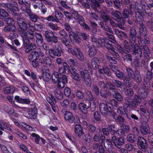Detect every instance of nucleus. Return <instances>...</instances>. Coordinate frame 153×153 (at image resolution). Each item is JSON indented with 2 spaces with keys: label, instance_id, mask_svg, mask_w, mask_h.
<instances>
[{
  "label": "nucleus",
  "instance_id": "60",
  "mask_svg": "<svg viewBox=\"0 0 153 153\" xmlns=\"http://www.w3.org/2000/svg\"><path fill=\"white\" fill-rule=\"evenodd\" d=\"M109 131L111 134H114L116 132V129L114 125L108 126Z\"/></svg>",
  "mask_w": 153,
  "mask_h": 153
},
{
  "label": "nucleus",
  "instance_id": "16",
  "mask_svg": "<svg viewBox=\"0 0 153 153\" xmlns=\"http://www.w3.org/2000/svg\"><path fill=\"white\" fill-rule=\"evenodd\" d=\"M68 81V79L66 76L63 75L62 77H60L58 81L57 87L60 89L63 88Z\"/></svg>",
  "mask_w": 153,
  "mask_h": 153
},
{
  "label": "nucleus",
  "instance_id": "49",
  "mask_svg": "<svg viewBox=\"0 0 153 153\" xmlns=\"http://www.w3.org/2000/svg\"><path fill=\"white\" fill-rule=\"evenodd\" d=\"M15 89L13 86H10L6 87L4 90V93L6 94L11 93L13 92Z\"/></svg>",
  "mask_w": 153,
  "mask_h": 153
},
{
  "label": "nucleus",
  "instance_id": "6",
  "mask_svg": "<svg viewBox=\"0 0 153 153\" xmlns=\"http://www.w3.org/2000/svg\"><path fill=\"white\" fill-rule=\"evenodd\" d=\"M13 107L18 110L19 112L22 113L27 118L30 119H35L37 112L36 108L28 109L25 108H21L17 105H14Z\"/></svg>",
  "mask_w": 153,
  "mask_h": 153
},
{
  "label": "nucleus",
  "instance_id": "50",
  "mask_svg": "<svg viewBox=\"0 0 153 153\" xmlns=\"http://www.w3.org/2000/svg\"><path fill=\"white\" fill-rule=\"evenodd\" d=\"M117 123L118 124L123 125L124 122V118L121 116H119L115 118Z\"/></svg>",
  "mask_w": 153,
  "mask_h": 153
},
{
  "label": "nucleus",
  "instance_id": "23",
  "mask_svg": "<svg viewBox=\"0 0 153 153\" xmlns=\"http://www.w3.org/2000/svg\"><path fill=\"white\" fill-rule=\"evenodd\" d=\"M11 125L9 123L0 120V129L1 130L4 131L5 128L8 131H11Z\"/></svg>",
  "mask_w": 153,
  "mask_h": 153
},
{
  "label": "nucleus",
  "instance_id": "7",
  "mask_svg": "<svg viewBox=\"0 0 153 153\" xmlns=\"http://www.w3.org/2000/svg\"><path fill=\"white\" fill-rule=\"evenodd\" d=\"M138 96L135 95L134 100L132 102V106L136 107L138 106L139 104L142 101V99H145L147 96V92L145 88L143 87L140 88L138 91Z\"/></svg>",
  "mask_w": 153,
  "mask_h": 153
},
{
  "label": "nucleus",
  "instance_id": "43",
  "mask_svg": "<svg viewBox=\"0 0 153 153\" xmlns=\"http://www.w3.org/2000/svg\"><path fill=\"white\" fill-rule=\"evenodd\" d=\"M47 101L52 106L56 103V101L54 97L52 95H50L46 98Z\"/></svg>",
  "mask_w": 153,
  "mask_h": 153
},
{
  "label": "nucleus",
  "instance_id": "45",
  "mask_svg": "<svg viewBox=\"0 0 153 153\" xmlns=\"http://www.w3.org/2000/svg\"><path fill=\"white\" fill-rule=\"evenodd\" d=\"M51 79L53 82L54 83H56L59 80V75L57 72H55L52 76Z\"/></svg>",
  "mask_w": 153,
  "mask_h": 153
},
{
  "label": "nucleus",
  "instance_id": "31",
  "mask_svg": "<svg viewBox=\"0 0 153 153\" xmlns=\"http://www.w3.org/2000/svg\"><path fill=\"white\" fill-rule=\"evenodd\" d=\"M40 53L36 51H32L30 53L29 58L30 60H36L39 57Z\"/></svg>",
  "mask_w": 153,
  "mask_h": 153
},
{
  "label": "nucleus",
  "instance_id": "40",
  "mask_svg": "<svg viewBox=\"0 0 153 153\" xmlns=\"http://www.w3.org/2000/svg\"><path fill=\"white\" fill-rule=\"evenodd\" d=\"M98 71L100 73H104L107 75L108 76H109L110 75L109 72V70L106 66L103 67L102 68H99L98 69Z\"/></svg>",
  "mask_w": 153,
  "mask_h": 153
},
{
  "label": "nucleus",
  "instance_id": "61",
  "mask_svg": "<svg viewBox=\"0 0 153 153\" xmlns=\"http://www.w3.org/2000/svg\"><path fill=\"white\" fill-rule=\"evenodd\" d=\"M31 136L35 138V141L36 143L37 144H39V141L41 139V138L39 136L35 133H33L31 134Z\"/></svg>",
  "mask_w": 153,
  "mask_h": 153
},
{
  "label": "nucleus",
  "instance_id": "26",
  "mask_svg": "<svg viewBox=\"0 0 153 153\" xmlns=\"http://www.w3.org/2000/svg\"><path fill=\"white\" fill-rule=\"evenodd\" d=\"M91 63L93 68L95 70H97L99 67L100 60L98 58L95 57L91 60Z\"/></svg>",
  "mask_w": 153,
  "mask_h": 153
},
{
  "label": "nucleus",
  "instance_id": "30",
  "mask_svg": "<svg viewBox=\"0 0 153 153\" xmlns=\"http://www.w3.org/2000/svg\"><path fill=\"white\" fill-rule=\"evenodd\" d=\"M15 99L17 102L22 104H29L30 102L29 99H23L18 96L15 97Z\"/></svg>",
  "mask_w": 153,
  "mask_h": 153
},
{
  "label": "nucleus",
  "instance_id": "25",
  "mask_svg": "<svg viewBox=\"0 0 153 153\" xmlns=\"http://www.w3.org/2000/svg\"><path fill=\"white\" fill-rule=\"evenodd\" d=\"M4 109L6 112L12 116L16 117H18L19 115L11 108L5 105L4 107Z\"/></svg>",
  "mask_w": 153,
  "mask_h": 153
},
{
  "label": "nucleus",
  "instance_id": "13",
  "mask_svg": "<svg viewBox=\"0 0 153 153\" xmlns=\"http://www.w3.org/2000/svg\"><path fill=\"white\" fill-rule=\"evenodd\" d=\"M112 141L115 146L118 148H120L124 143V140L123 137L118 138L114 136L112 137Z\"/></svg>",
  "mask_w": 153,
  "mask_h": 153
},
{
  "label": "nucleus",
  "instance_id": "29",
  "mask_svg": "<svg viewBox=\"0 0 153 153\" xmlns=\"http://www.w3.org/2000/svg\"><path fill=\"white\" fill-rule=\"evenodd\" d=\"M136 31L134 27H131L130 29L129 40L131 43H134L136 39Z\"/></svg>",
  "mask_w": 153,
  "mask_h": 153
},
{
  "label": "nucleus",
  "instance_id": "41",
  "mask_svg": "<svg viewBox=\"0 0 153 153\" xmlns=\"http://www.w3.org/2000/svg\"><path fill=\"white\" fill-rule=\"evenodd\" d=\"M105 138V137L101 134V132H99L95 134L94 139L95 141H98L100 140L102 141Z\"/></svg>",
  "mask_w": 153,
  "mask_h": 153
},
{
  "label": "nucleus",
  "instance_id": "24",
  "mask_svg": "<svg viewBox=\"0 0 153 153\" xmlns=\"http://www.w3.org/2000/svg\"><path fill=\"white\" fill-rule=\"evenodd\" d=\"M69 34L70 39L72 42L75 41L78 44L80 43V39L74 32L71 31Z\"/></svg>",
  "mask_w": 153,
  "mask_h": 153
},
{
  "label": "nucleus",
  "instance_id": "39",
  "mask_svg": "<svg viewBox=\"0 0 153 153\" xmlns=\"http://www.w3.org/2000/svg\"><path fill=\"white\" fill-rule=\"evenodd\" d=\"M87 2L95 10L96 7H99L100 6L99 4L97 2L96 0H87Z\"/></svg>",
  "mask_w": 153,
  "mask_h": 153
},
{
  "label": "nucleus",
  "instance_id": "59",
  "mask_svg": "<svg viewBox=\"0 0 153 153\" xmlns=\"http://www.w3.org/2000/svg\"><path fill=\"white\" fill-rule=\"evenodd\" d=\"M124 92L125 94L129 96H132L134 92L132 90L131 88H126L124 89Z\"/></svg>",
  "mask_w": 153,
  "mask_h": 153
},
{
  "label": "nucleus",
  "instance_id": "10",
  "mask_svg": "<svg viewBox=\"0 0 153 153\" xmlns=\"http://www.w3.org/2000/svg\"><path fill=\"white\" fill-rule=\"evenodd\" d=\"M100 109L101 113L103 114H105L107 112H111L112 116L114 118L115 117V113L112 112L113 108H111L108 103L105 104L104 103H101L100 105Z\"/></svg>",
  "mask_w": 153,
  "mask_h": 153
},
{
  "label": "nucleus",
  "instance_id": "4",
  "mask_svg": "<svg viewBox=\"0 0 153 153\" xmlns=\"http://www.w3.org/2000/svg\"><path fill=\"white\" fill-rule=\"evenodd\" d=\"M135 5V9L137 10V12H135V17L137 22L142 21L145 13L149 16H152V13L149 12V9L146 8L145 5L144 4L140 5L138 3H136Z\"/></svg>",
  "mask_w": 153,
  "mask_h": 153
},
{
  "label": "nucleus",
  "instance_id": "19",
  "mask_svg": "<svg viewBox=\"0 0 153 153\" xmlns=\"http://www.w3.org/2000/svg\"><path fill=\"white\" fill-rule=\"evenodd\" d=\"M40 57L39 59V62L42 64H46L48 65H50L52 63L51 58L49 56L45 57L43 53L40 54Z\"/></svg>",
  "mask_w": 153,
  "mask_h": 153
},
{
  "label": "nucleus",
  "instance_id": "35",
  "mask_svg": "<svg viewBox=\"0 0 153 153\" xmlns=\"http://www.w3.org/2000/svg\"><path fill=\"white\" fill-rule=\"evenodd\" d=\"M99 84L101 88H105L106 87L111 89H114L115 88V86L110 83H108L106 85L103 82H100Z\"/></svg>",
  "mask_w": 153,
  "mask_h": 153
},
{
  "label": "nucleus",
  "instance_id": "55",
  "mask_svg": "<svg viewBox=\"0 0 153 153\" xmlns=\"http://www.w3.org/2000/svg\"><path fill=\"white\" fill-rule=\"evenodd\" d=\"M21 125L22 126V127L24 128L26 130L30 131H32L34 130V128L31 126L27 125L25 123H22Z\"/></svg>",
  "mask_w": 153,
  "mask_h": 153
},
{
  "label": "nucleus",
  "instance_id": "3",
  "mask_svg": "<svg viewBox=\"0 0 153 153\" xmlns=\"http://www.w3.org/2000/svg\"><path fill=\"white\" fill-rule=\"evenodd\" d=\"M18 23L20 27L19 31L24 42L26 43L28 42L26 37H27L29 39H33L34 37V32L32 31H26L27 27V25L23 22H21L20 20L18 21Z\"/></svg>",
  "mask_w": 153,
  "mask_h": 153
},
{
  "label": "nucleus",
  "instance_id": "21",
  "mask_svg": "<svg viewBox=\"0 0 153 153\" xmlns=\"http://www.w3.org/2000/svg\"><path fill=\"white\" fill-rule=\"evenodd\" d=\"M70 71L71 74V77L76 81H79L81 80V77L77 72V70L74 68H72Z\"/></svg>",
  "mask_w": 153,
  "mask_h": 153
},
{
  "label": "nucleus",
  "instance_id": "12",
  "mask_svg": "<svg viewBox=\"0 0 153 153\" xmlns=\"http://www.w3.org/2000/svg\"><path fill=\"white\" fill-rule=\"evenodd\" d=\"M81 76L84 79L85 84L88 87H90L91 84V81L89 76V73L88 71L85 70L80 71Z\"/></svg>",
  "mask_w": 153,
  "mask_h": 153
},
{
  "label": "nucleus",
  "instance_id": "22",
  "mask_svg": "<svg viewBox=\"0 0 153 153\" xmlns=\"http://www.w3.org/2000/svg\"><path fill=\"white\" fill-rule=\"evenodd\" d=\"M87 95L88 99L92 101L94 105H91V111H93L95 110L96 105L98 103V100L96 99H94L91 93L89 92H87Z\"/></svg>",
  "mask_w": 153,
  "mask_h": 153
},
{
  "label": "nucleus",
  "instance_id": "27",
  "mask_svg": "<svg viewBox=\"0 0 153 153\" xmlns=\"http://www.w3.org/2000/svg\"><path fill=\"white\" fill-rule=\"evenodd\" d=\"M74 132L79 137H81L83 134V131L82 126L80 125H76L75 127Z\"/></svg>",
  "mask_w": 153,
  "mask_h": 153
},
{
  "label": "nucleus",
  "instance_id": "18",
  "mask_svg": "<svg viewBox=\"0 0 153 153\" xmlns=\"http://www.w3.org/2000/svg\"><path fill=\"white\" fill-rule=\"evenodd\" d=\"M141 132L143 134L146 135L150 132V129L147 123L145 121L142 122L140 128Z\"/></svg>",
  "mask_w": 153,
  "mask_h": 153
},
{
  "label": "nucleus",
  "instance_id": "9",
  "mask_svg": "<svg viewBox=\"0 0 153 153\" xmlns=\"http://www.w3.org/2000/svg\"><path fill=\"white\" fill-rule=\"evenodd\" d=\"M6 22L7 25L4 27L3 30V32H9L10 31L14 32L16 30V28L13 19L8 18V19Z\"/></svg>",
  "mask_w": 153,
  "mask_h": 153
},
{
  "label": "nucleus",
  "instance_id": "34",
  "mask_svg": "<svg viewBox=\"0 0 153 153\" xmlns=\"http://www.w3.org/2000/svg\"><path fill=\"white\" fill-rule=\"evenodd\" d=\"M121 134L122 135H125V133H127L129 131L130 128L128 125L123 124L121 127Z\"/></svg>",
  "mask_w": 153,
  "mask_h": 153
},
{
  "label": "nucleus",
  "instance_id": "15",
  "mask_svg": "<svg viewBox=\"0 0 153 153\" xmlns=\"http://www.w3.org/2000/svg\"><path fill=\"white\" fill-rule=\"evenodd\" d=\"M91 106V103L89 101H87L86 103H80L78 105V107L79 110L82 111L84 114H86L88 112V109Z\"/></svg>",
  "mask_w": 153,
  "mask_h": 153
},
{
  "label": "nucleus",
  "instance_id": "11",
  "mask_svg": "<svg viewBox=\"0 0 153 153\" xmlns=\"http://www.w3.org/2000/svg\"><path fill=\"white\" fill-rule=\"evenodd\" d=\"M71 16L75 19H77L80 25L84 28L88 30L89 29V27L84 23V18L82 16H80L76 11H74L73 12Z\"/></svg>",
  "mask_w": 153,
  "mask_h": 153
},
{
  "label": "nucleus",
  "instance_id": "32",
  "mask_svg": "<svg viewBox=\"0 0 153 153\" xmlns=\"http://www.w3.org/2000/svg\"><path fill=\"white\" fill-rule=\"evenodd\" d=\"M42 77L43 80L45 82H49L51 80V75L48 72V71H43Z\"/></svg>",
  "mask_w": 153,
  "mask_h": 153
},
{
  "label": "nucleus",
  "instance_id": "64",
  "mask_svg": "<svg viewBox=\"0 0 153 153\" xmlns=\"http://www.w3.org/2000/svg\"><path fill=\"white\" fill-rule=\"evenodd\" d=\"M45 36L48 42H51L52 40V37H51V34L50 32L48 31L45 32Z\"/></svg>",
  "mask_w": 153,
  "mask_h": 153
},
{
  "label": "nucleus",
  "instance_id": "28",
  "mask_svg": "<svg viewBox=\"0 0 153 153\" xmlns=\"http://www.w3.org/2000/svg\"><path fill=\"white\" fill-rule=\"evenodd\" d=\"M64 118L66 120H68L70 123H73L75 120V118L72 114L69 111L65 112Z\"/></svg>",
  "mask_w": 153,
  "mask_h": 153
},
{
  "label": "nucleus",
  "instance_id": "44",
  "mask_svg": "<svg viewBox=\"0 0 153 153\" xmlns=\"http://www.w3.org/2000/svg\"><path fill=\"white\" fill-rule=\"evenodd\" d=\"M88 52L89 55L90 57L96 55L97 50L94 45H92L91 48H89Z\"/></svg>",
  "mask_w": 153,
  "mask_h": 153
},
{
  "label": "nucleus",
  "instance_id": "1",
  "mask_svg": "<svg viewBox=\"0 0 153 153\" xmlns=\"http://www.w3.org/2000/svg\"><path fill=\"white\" fill-rule=\"evenodd\" d=\"M92 41L94 45L98 47H103L105 46L108 50L112 54L115 55L116 57L119 58V56L114 51L113 48L109 43L108 39L103 38H100L96 35L92 36Z\"/></svg>",
  "mask_w": 153,
  "mask_h": 153
},
{
  "label": "nucleus",
  "instance_id": "38",
  "mask_svg": "<svg viewBox=\"0 0 153 153\" xmlns=\"http://www.w3.org/2000/svg\"><path fill=\"white\" fill-rule=\"evenodd\" d=\"M114 31L116 35L120 39H122L123 36L125 37H127L126 34L121 30L115 29Z\"/></svg>",
  "mask_w": 153,
  "mask_h": 153
},
{
  "label": "nucleus",
  "instance_id": "56",
  "mask_svg": "<svg viewBox=\"0 0 153 153\" xmlns=\"http://www.w3.org/2000/svg\"><path fill=\"white\" fill-rule=\"evenodd\" d=\"M21 9L23 12H26L29 16L33 14L31 11L30 9L29 8H27L26 7H22Z\"/></svg>",
  "mask_w": 153,
  "mask_h": 153
},
{
  "label": "nucleus",
  "instance_id": "37",
  "mask_svg": "<svg viewBox=\"0 0 153 153\" xmlns=\"http://www.w3.org/2000/svg\"><path fill=\"white\" fill-rule=\"evenodd\" d=\"M130 10L131 12L129 13L127 10L126 9H125L123 12V16L124 18H127L129 16V15L132 14H133V12L134 11V9L132 8L131 5H130Z\"/></svg>",
  "mask_w": 153,
  "mask_h": 153
},
{
  "label": "nucleus",
  "instance_id": "48",
  "mask_svg": "<svg viewBox=\"0 0 153 153\" xmlns=\"http://www.w3.org/2000/svg\"><path fill=\"white\" fill-rule=\"evenodd\" d=\"M104 145L106 148L108 149L111 148L112 146H113L111 141L108 139H106L105 140Z\"/></svg>",
  "mask_w": 153,
  "mask_h": 153
},
{
  "label": "nucleus",
  "instance_id": "2",
  "mask_svg": "<svg viewBox=\"0 0 153 153\" xmlns=\"http://www.w3.org/2000/svg\"><path fill=\"white\" fill-rule=\"evenodd\" d=\"M14 5V4L9 3L0 4V19L6 21L8 18H9L8 13L4 10V8L7 9L9 12H10L13 15H17L18 11V9L16 6Z\"/></svg>",
  "mask_w": 153,
  "mask_h": 153
},
{
  "label": "nucleus",
  "instance_id": "46",
  "mask_svg": "<svg viewBox=\"0 0 153 153\" xmlns=\"http://www.w3.org/2000/svg\"><path fill=\"white\" fill-rule=\"evenodd\" d=\"M113 95L114 97L119 101H122L123 98L121 94L119 92L116 91H114L113 93Z\"/></svg>",
  "mask_w": 153,
  "mask_h": 153
},
{
  "label": "nucleus",
  "instance_id": "52",
  "mask_svg": "<svg viewBox=\"0 0 153 153\" xmlns=\"http://www.w3.org/2000/svg\"><path fill=\"white\" fill-rule=\"evenodd\" d=\"M135 73L136 77L134 79L135 81L137 82H140L141 81V78L140 72L138 71L135 70Z\"/></svg>",
  "mask_w": 153,
  "mask_h": 153
},
{
  "label": "nucleus",
  "instance_id": "54",
  "mask_svg": "<svg viewBox=\"0 0 153 153\" xmlns=\"http://www.w3.org/2000/svg\"><path fill=\"white\" fill-rule=\"evenodd\" d=\"M55 95L56 97L59 100H61L63 98V95L60 90H56L55 91Z\"/></svg>",
  "mask_w": 153,
  "mask_h": 153
},
{
  "label": "nucleus",
  "instance_id": "20",
  "mask_svg": "<svg viewBox=\"0 0 153 153\" xmlns=\"http://www.w3.org/2000/svg\"><path fill=\"white\" fill-rule=\"evenodd\" d=\"M26 38L28 42L26 43H25L23 41V42L24 47L26 48V52L27 53L30 50L35 49L36 48V45L33 43H31L29 44L30 41L29 39L27 37H26Z\"/></svg>",
  "mask_w": 153,
  "mask_h": 153
},
{
  "label": "nucleus",
  "instance_id": "63",
  "mask_svg": "<svg viewBox=\"0 0 153 153\" xmlns=\"http://www.w3.org/2000/svg\"><path fill=\"white\" fill-rule=\"evenodd\" d=\"M127 140L130 142H133L136 140L134 135L132 134H130L127 137Z\"/></svg>",
  "mask_w": 153,
  "mask_h": 153
},
{
  "label": "nucleus",
  "instance_id": "17",
  "mask_svg": "<svg viewBox=\"0 0 153 153\" xmlns=\"http://www.w3.org/2000/svg\"><path fill=\"white\" fill-rule=\"evenodd\" d=\"M137 145L140 149H145L147 147V145L146 140L141 137H139L138 138Z\"/></svg>",
  "mask_w": 153,
  "mask_h": 153
},
{
  "label": "nucleus",
  "instance_id": "58",
  "mask_svg": "<svg viewBox=\"0 0 153 153\" xmlns=\"http://www.w3.org/2000/svg\"><path fill=\"white\" fill-rule=\"evenodd\" d=\"M152 71L151 72L149 71H147V75L145 79V80L146 81H146L148 82L152 78Z\"/></svg>",
  "mask_w": 153,
  "mask_h": 153
},
{
  "label": "nucleus",
  "instance_id": "36",
  "mask_svg": "<svg viewBox=\"0 0 153 153\" xmlns=\"http://www.w3.org/2000/svg\"><path fill=\"white\" fill-rule=\"evenodd\" d=\"M113 19L117 21H119L120 19H121L122 15L121 13L117 11H115L112 13Z\"/></svg>",
  "mask_w": 153,
  "mask_h": 153
},
{
  "label": "nucleus",
  "instance_id": "14",
  "mask_svg": "<svg viewBox=\"0 0 153 153\" xmlns=\"http://www.w3.org/2000/svg\"><path fill=\"white\" fill-rule=\"evenodd\" d=\"M62 51L60 47H58L56 48H52L49 50L48 53L49 55L52 57H54L55 56H60Z\"/></svg>",
  "mask_w": 153,
  "mask_h": 153
},
{
  "label": "nucleus",
  "instance_id": "33",
  "mask_svg": "<svg viewBox=\"0 0 153 153\" xmlns=\"http://www.w3.org/2000/svg\"><path fill=\"white\" fill-rule=\"evenodd\" d=\"M75 50L76 51L77 53L76 56L78 59L81 61H84L85 60V58L80 50L77 48H76Z\"/></svg>",
  "mask_w": 153,
  "mask_h": 153
},
{
  "label": "nucleus",
  "instance_id": "5",
  "mask_svg": "<svg viewBox=\"0 0 153 153\" xmlns=\"http://www.w3.org/2000/svg\"><path fill=\"white\" fill-rule=\"evenodd\" d=\"M142 42L140 41H138L139 45H135L134 48V49L132 51L136 55L137 54V57L138 58H140L142 56V51L141 49L143 48V54L144 58L146 60H148L149 58V55L150 54V52L148 47H147L145 44L143 45L141 43Z\"/></svg>",
  "mask_w": 153,
  "mask_h": 153
},
{
  "label": "nucleus",
  "instance_id": "57",
  "mask_svg": "<svg viewBox=\"0 0 153 153\" xmlns=\"http://www.w3.org/2000/svg\"><path fill=\"white\" fill-rule=\"evenodd\" d=\"M64 93L65 96L69 97L71 93V90L69 88L66 87L64 89Z\"/></svg>",
  "mask_w": 153,
  "mask_h": 153
},
{
  "label": "nucleus",
  "instance_id": "42",
  "mask_svg": "<svg viewBox=\"0 0 153 153\" xmlns=\"http://www.w3.org/2000/svg\"><path fill=\"white\" fill-rule=\"evenodd\" d=\"M100 24L101 27L106 31L109 32L111 33H112L113 32L111 29L108 27L106 24H104L102 22H100Z\"/></svg>",
  "mask_w": 153,
  "mask_h": 153
},
{
  "label": "nucleus",
  "instance_id": "8",
  "mask_svg": "<svg viewBox=\"0 0 153 153\" xmlns=\"http://www.w3.org/2000/svg\"><path fill=\"white\" fill-rule=\"evenodd\" d=\"M125 100H127V102L124 103L123 108L121 107H119L117 110V112L118 113L122 115H124L126 114L127 118L128 119H130V117L129 115L130 111L135 107L132 106V102L128 101L127 98H126Z\"/></svg>",
  "mask_w": 153,
  "mask_h": 153
},
{
  "label": "nucleus",
  "instance_id": "53",
  "mask_svg": "<svg viewBox=\"0 0 153 153\" xmlns=\"http://www.w3.org/2000/svg\"><path fill=\"white\" fill-rule=\"evenodd\" d=\"M18 3L19 4L22 6V7H26L27 8H29L30 7V4L27 2H24L23 0H18Z\"/></svg>",
  "mask_w": 153,
  "mask_h": 153
},
{
  "label": "nucleus",
  "instance_id": "47",
  "mask_svg": "<svg viewBox=\"0 0 153 153\" xmlns=\"http://www.w3.org/2000/svg\"><path fill=\"white\" fill-rule=\"evenodd\" d=\"M61 40L62 42L66 46H69L70 42L68 40V35L65 37H62L61 38Z\"/></svg>",
  "mask_w": 153,
  "mask_h": 153
},
{
  "label": "nucleus",
  "instance_id": "62",
  "mask_svg": "<svg viewBox=\"0 0 153 153\" xmlns=\"http://www.w3.org/2000/svg\"><path fill=\"white\" fill-rule=\"evenodd\" d=\"M45 19L48 21H51L53 22H58L59 19L56 18L54 17L53 16H50L48 17L45 18Z\"/></svg>",
  "mask_w": 153,
  "mask_h": 153
},
{
  "label": "nucleus",
  "instance_id": "51",
  "mask_svg": "<svg viewBox=\"0 0 153 153\" xmlns=\"http://www.w3.org/2000/svg\"><path fill=\"white\" fill-rule=\"evenodd\" d=\"M126 71L128 76L132 78H134L135 77V74L130 68L126 69Z\"/></svg>",
  "mask_w": 153,
  "mask_h": 153
}]
</instances>
